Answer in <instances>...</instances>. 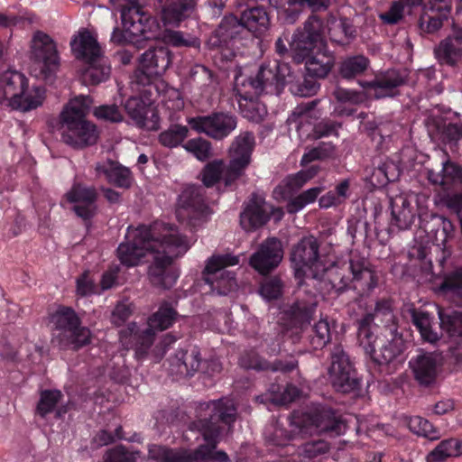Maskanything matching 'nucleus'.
Segmentation results:
<instances>
[{"label":"nucleus","instance_id":"nucleus-1","mask_svg":"<svg viewBox=\"0 0 462 462\" xmlns=\"http://www.w3.org/2000/svg\"><path fill=\"white\" fill-rule=\"evenodd\" d=\"M194 242L193 236H187L177 227L162 222L149 227H128L125 241L117 248V257L122 264L133 267L140 264L148 253H153L149 278L153 285L168 289L179 277V271L172 264L173 259L186 254Z\"/></svg>","mask_w":462,"mask_h":462},{"label":"nucleus","instance_id":"nucleus-2","mask_svg":"<svg viewBox=\"0 0 462 462\" xmlns=\"http://www.w3.org/2000/svg\"><path fill=\"white\" fill-rule=\"evenodd\" d=\"M344 32L341 21L331 18L324 25L318 17H310L304 27L293 35L291 47L295 59L305 60V68L310 76L325 78L334 65V57L324 50L326 37L328 35L331 41L339 42Z\"/></svg>","mask_w":462,"mask_h":462},{"label":"nucleus","instance_id":"nucleus-3","mask_svg":"<svg viewBox=\"0 0 462 462\" xmlns=\"http://www.w3.org/2000/svg\"><path fill=\"white\" fill-rule=\"evenodd\" d=\"M203 406L209 412L210 418L208 420H199L197 426L202 431L206 444L191 454L190 461L229 462L225 452H215L214 449L219 439L230 431L231 425L236 420V409L234 402L221 399Z\"/></svg>","mask_w":462,"mask_h":462},{"label":"nucleus","instance_id":"nucleus-4","mask_svg":"<svg viewBox=\"0 0 462 462\" xmlns=\"http://www.w3.org/2000/svg\"><path fill=\"white\" fill-rule=\"evenodd\" d=\"M90 106L88 97L79 96L70 99L62 108L60 116L61 140L68 145L82 149L97 143L99 133L97 126L87 120Z\"/></svg>","mask_w":462,"mask_h":462},{"label":"nucleus","instance_id":"nucleus-5","mask_svg":"<svg viewBox=\"0 0 462 462\" xmlns=\"http://www.w3.org/2000/svg\"><path fill=\"white\" fill-rule=\"evenodd\" d=\"M291 260L300 286L313 287L317 291L327 287L325 277L331 272L332 263L319 254V245L313 236L304 237L293 247Z\"/></svg>","mask_w":462,"mask_h":462},{"label":"nucleus","instance_id":"nucleus-6","mask_svg":"<svg viewBox=\"0 0 462 462\" xmlns=\"http://www.w3.org/2000/svg\"><path fill=\"white\" fill-rule=\"evenodd\" d=\"M254 146V137L245 132L236 137L229 149V164L223 161H214L206 165L203 171V182L210 187L222 181L225 186L231 185L244 172L250 163L251 153Z\"/></svg>","mask_w":462,"mask_h":462},{"label":"nucleus","instance_id":"nucleus-7","mask_svg":"<svg viewBox=\"0 0 462 462\" xmlns=\"http://www.w3.org/2000/svg\"><path fill=\"white\" fill-rule=\"evenodd\" d=\"M392 223L400 229H407L413 223L418 213L420 227L425 232L432 234L434 243L439 248H445L453 232L452 223L437 214H428L426 207L416 204H391Z\"/></svg>","mask_w":462,"mask_h":462},{"label":"nucleus","instance_id":"nucleus-8","mask_svg":"<svg viewBox=\"0 0 462 462\" xmlns=\"http://www.w3.org/2000/svg\"><path fill=\"white\" fill-rule=\"evenodd\" d=\"M175 316L176 312L172 308L166 304L161 306L149 318L145 328L139 329L135 323H131L120 332L122 346L127 350L133 349L137 359L143 358L153 344L155 334L170 328Z\"/></svg>","mask_w":462,"mask_h":462},{"label":"nucleus","instance_id":"nucleus-9","mask_svg":"<svg viewBox=\"0 0 462 462\" xmlns=\"http://www.w3.org/2000/svg\"><path fill=\"white\" fill-rule=\"evenodd\" d=\"M121 19L124 31L114 29L111 41L115 43L124 44L134 39L153 40L161 35L160 23L143 9L137 0H129L122 8Z\"/></svg>","mask_w":462,"mask_h":462},{"label":"nucleus","instance_id":"nucleus-10","mask_svg":"<svg viewBox=\"0 0 462 462\" xmlns=\"http://www.w3.org/2000/svg\"><path fill=\"white\" fill-rule=\"evenodd\" d=\"M30 58L36 77L52 79L60 66L57 42L47 33L37 31L30 42Z\"/></svg>","mask_w":462,"mask_h":462},{"label":"nucleus","instance_id":"nucleus-11","mask_svg":"<svg viewBox=\"0 0 462 462\" xmlns=\"http://www.w3.org/2000/svg\"><path fill=\"white\" fill-rule=\"evenodd\" d=\"M51 322L55 327L54 340L60 347L78 349L89 343V329L80 326L78 316L70 308H59L51 316Z\"/></svg>","mask_w":462,"mask_h":462},{"label":"nucleus","instance_id":"nucleus-12","mask_svg":"<svg viewBox=\"0 0 462 462\" xmlns=\"http://www.w3.org/2000/svg\"><path fill=\"white\" fill-rule=\"evenodd\" d=\"M403 83L404 77L399 71L392 69L376 76L374 81L363 84L362 86L366 88L365 94L337 88L334 91V96L340 103L360 104L367 96L375 98L392 97L395 93V88Z\"/></svg>","mask_w":462,"mask_h":462},{"label":"nucleus","instance_id":"nucleus-13","mask_svg":"<svg viewBox=\"0 0 462 462\" xmlns=\"http://www.w3.org/2000/svg\"><path fill=\"white\" fill-rule=\"evenodd\" d=\"M372 321L373 316L367 315L359 323L358 340L360 346L374 362L380 365L389 364L402 353L401 339L395 338L387 345H383V340L374 336L371 328Z\"/></svg>","mask_w":462,"mask_h":462},{"label":"nucleus","instance_id":"nucleus-14","mask_svg":"<svg viewBox=\"0 0 462 462\" xmlns=\"http://www.w3.org/2000/svg\"><path fill=\"white\" fill-rule=\"evenodd\" d=\"M239 258L231 254L214 255L208 260L204 270V280L213 291L226 295L236 288L234 275L226 271L227 266L238 264Z\"/></svg>","mask_w":462,"mask_h":462},{"label":"nucleus","instance_id":"nucleus-15","mask_svg":"<svg viewBox=\"0 0 462 462\" xmlns=\"http://www.w3.org/2000/svg\"><path fill=\"white\" fill-rule=\"evenodd\" d=\"M171 64L170 51L163 47L146 51L139 60L136 78L139 83L149 88V85L166 71Z\"/></svg>","mask_w":462,"mask_h":462},{"label":"nucleus","instance_id":"nucleus-16","mask_svg":"<svg viewBox=\"0 0 462 462\" xmlns=\"http://www.w3.org/2000/svg\"><path fill=\"white\" fill-rule=\"evenodd\" d=\"M187 123L196 132L204 133L218 140L226 137L236 127V117L226 113L189 117Z\"/></svg>","mask_w":462,"mask_h":462},{"label":"nucleus","instance_id":"nucleus-17","mask_svg":"<svg viewBox=\"0 0 462 462\" xmlns=\"http://www.w3.org/2000/svg\"><path fill=\"white\" fill-rule=\"evenodd\" d=\"M329 378L334 388L342 393H348L357 385L354 369L341 346L335 347L331 356Z\"/></svg>","mask_w":462,"mask_h":462},{"label":"nucleus","instance_id":"nucleus-18","mask_svg":"<svg viewBox=\"0 0 462 462\" xmlns=\"http://www.w3.org/2000/svg\"><path fill=\"white\" fill-rule=\"evenodd\" d=\"M283 257L281 241L269 238L250 258V265L261 274H266L276 268Z\"/></svg>","mask_w":462,"mask_h":462},{"label":"nucleus","instance_id":"nucleus-19","mask_svg":"<svg viewBox=\"0 0 462 462\" xmlns=\"http://www.w3.org/2000/svg\"><path fill=\"white\" fill-rule=\"evenodd\" d=\"M280 208H273L271 204H247L240 215V225L245 231H254L263 226L273 217L275 221L282 217Z\"/></svg>","mask_w":462,"mask_h":462},{"label":"nucleus","instance_id":"nucleus-20","mask_svg":"<svg viewBox=\"0 0 462 462\" xmlns=\"http://www.w3.org/2000/svg\"><path fill=\"white\" fill-rule=\"evenodd\" d=\"M152 98L146 100L137 97H132L127 99L125 109L128 116L140 127L147 129H156L158 125V116L152 104Z\"/></svg>","mask_w":462,"mask_h":462},{"label":"nucleus","instance_id":"nucleus-21","mask_svg":"<svg viewBox=\"0 0 462 462\" xmlns=\"http://www.w3.org/2000/svg\"><path fill=\"white\" fill-rule=\"evenodd\" d=\"M345 430V423L337 420L329 410H322L315 414L314 417H308L307 421L300 428V433L301 434L330 432L335 435H340Z\"/></svg>","mask_w":462,"mask_h":462},{"label":"nucleus","instance_id":"nucleus-22","mask_svg":"<svg viewBox=\"0 0 462 462\" xmlns=\"http://www.w3.org/2000/svg\"><path fill=\"white\" fill-rule=\"evenodd\" d=\"M25 87L27 78L23 73L12 69L5 71L0 78V104L11 108Z\"/></svg>","mask_w":462,"mask_h":462},{"label":"nucleus","instance_id":"nucleus-23","mask_svg":"<svg viewBox=\"0 0 462 462\" xmlns=\"http://www.w3.org/2000/svg\"><path fill=\"white\" fill-rule=\"evenodd\" d=\"M270 78H273V71L261 67L256 76L244 78L242 75L236 79V89L238 98L258 97L267 86Z\"/></svg>","mask_w":462,"mask_h":462},{"label":"nucleus","instance_id":"nucleus-24","mask_svg":"<svg viewBox=\"0 0 462 462\" xmlns=\"http://www.w3.org/2000/svg\"><path fill=\"white\" fill-rule=\"evenodd\" d=\"M318 173L316 167L302 170L296 174L287 176L273 190V199L276 200H287L293 193L299 190L308 180Z\"/></svg>","mask_w":462,"mask_h":462},{"label":"nucleus","instance_id":"nucleus-25","mask_svg":"<svg viewBox=\"0 0 462 462\" xmlns=\"http://www.w3.org/2000/svg\"><path fill=\"white\" fill-rule=\"evenodd\" d=\"M438 365L437 357L431 353L419 355L410 361L413 375L421 385H430L435 382Z\"/></svg>","mask_w":462,"mask_h":462},{"label":"nucleus","instance_id":"nucleus-26","mask_svg":"<svg viewBox=\"0 0 462 462\" xmlns=\"http://www.w3.org/2000/svg\"><path fill=\"white\" fill-rule=\"evenodd\" d=\"M74 55L80 60L94 61L102 56V51L96 37L88 31H80L71 42Z\"/></svg>","mask_w":462,"mask_h":462},{"label":"nucleus","instance_id":"nucleus-27","mask_svg":"<svg viewBox=\"0 0 462 462\" xmlns=\"http://www.w3.org/2000/svg\"><path fill=\"white\" fill-rule=\"evenodd\" d=\"M454 22L452 33L435 51L437 58L448 64H454L462 53V24Z\"/></svg>","mask_w":462,"mask_h":462},{"label":"nucleus","instance_id":"nucleus-28","mask_svg":"<svg viewBox=\"0 0 462 462\" xmlns=\"http://www.w3.org/2000/svg\"><path fill=\"white\" fill-rule=\"evenodd\" d=\"M245 28L241 18L237 19L234 15L225 17L218 28L208 39V45L213 48H223L229 44Z\"/></svg>","mask_w":462,"mask_h":462},{"label":"nucleus","instance_id":"nucleus-29","mask_svg":"<svg viewBox=\"0 0 462 462\" xmlns=\"http://www.w3.org/2000/svg\"><path fill=\"white\" fill-rule=\"evenodd\" d=\"M153 90L159 96H162V102L168 109L179 111L184 107V100L180 92L177 88L169 87L163 79H156L149 85V88H146L144 92L152 96Z\"/></svg>","mask_w":462,"mask_h":462},{"label":"nucleus","instance_id":"nucleus-30","mask_svg":"<svg viewBox=\"0 0 462 462\" xmlns=\"http://www.w3.org/2000/svg\"><path fill=\"white\" fill-rule=\"evenodd\" d=\"M212 211L208 204H179L176 215L180 222L197 227L208 220Z\"/></svg>","mask_w":462,"mask_h":462},{"label":"nucleus","instance_id":"nucleus-31","mask_svg":"<svg viewBox=\"0 0 462 462\" xmlns=\"http://www.w3.org/2000/svg\"><path fill=\"white\" fill-rule=\"evenodd\" d=\"M97 171L98 174L104 175L109 182L119 187H129L133 180L128 168L113 161L97 164Z\"/></svg>","mask_w":462,"mask_h":462},{"label":"nucleus","instance_id":"nucleus-32","mask_svg":"<svg viewBox=\"0 0 462 462\" xmlns=\"http://www.w3.org/2000/svg\"><path fill=\"white\" fill-rule=\"evenodd\" d=\"M195 0H171L162 9V21L165 25L178 26L194 9Z\"/></svg>","mask_w":462,"mask_h":462},{"label":"nucleus","instance_id":"nucleus-33","mask_svg":"<svg viewBox=\"0 0 462 462\" xmlns=\"http://www.w3.org/2000/svg\"><path fill=\"white\" fill-rule=\"evenodd\" d=\"M429 180L434 184H439L445 189H455L462 183V168L447 161L443 162L442 174L429 171Z\"/></svg>","mask_w":462,"mask_h":462},{"label":"nucleus","instance_id":"nucleus-34","mask_svg":"<svg viewBox=\"0 0 462 462\" xmlns=\"http://www.w3.org/2000/svg\"><path fill=\"white\" fill-rule=\"evenodd\" d=\"M241 21L245 28L259 34L265 32L270 25V16L267 11L259 6L245 9L241 14Z\"/></svg>","mask_w":462,"mask_h":462},{"label":"nucleus","instance_id":"nucleus-35","mask_svg":"<svg viewBox=\"0 0 462 462\" xmlns=\"http://www.w3.org/2000/svg\"><path fill=\"white\" fill-rule=\"evenodd\" d=\"M148 457L154 462H190L191 453L184 449L151 445L148 448Z\"/></svg>","mask_w":462,"mask_h":462},{"label":"nucleus","instance_id":"nucleus-36","mask_svg":"<svg viewBox=\"0 0 462 462\" xmlns=\"http://www.w3.org/2000/svg\"><path fill=\"white\" fill-rule=\"evenodd\" d=\"M45 98V90L41 87L32 86L23 88V93L19 95L16 102L13 103L12 109L28 111L42 106Z\"/></svg>","mask_w":462,"mask_h":462},{"label":"nucleus","instance_id":"nucleus-37","mask_svg":"<svg viewBox=\"0 0 462 462\" xmlns=\"http://www.w3.org/2000/svg\"><path fill=\"white\" fill-rule=\"evenodd\" d=\"M462 455V440H442L426 457L427 462H445L447 458Z\"/></svg>","mask_w":462,"mask_h":462},{"label":"nucleus","instance_id":"nucleus-38","mask_svg":"<svg viewBox=\"0 0 462 462\" xmlns=\"http://www.w3.org/2000/svg\"><path fill=\"white\" fill-rule=\"evenodd\" d=\"M88 67L83 73V79L88 84H98L108 79L110 75V66L106 60L102 56L94 61H87Z\"/></svg>","mask_w":462,"mask_h":462},{"label":"nucleus","instance_id":"nucleus-39","mask_svg":"<svg viewBox=\"0 0 462 462\" xmlns=\"http://www.w3.org/2000/svg\"><path fill=\"white\" fill-rule=\"evenodd\" d=\"M237 101L241 114L248 120L260 122L267 114L264 105L257 97L238 98Z\"/></svg>","mask_w":462,"mask_h":462},{"label":"nucleus","instance_id":"nucleus-40","mask_svg":"<svg viewBox=\"0 0 462 462\" xmlns=\"http://www.w3.org/2000/svg\"><path fill=\"white\" fill-rule=\"evenodd\" d=\"M144 456L134 449L117 446L108 449L104 455V462H143Z\"/></svg>","mask_w":462,"mask_h":462},{"label":"nucleus","instance_id":"nucleus-41","mask_svg":"<svg viewBox=\"0 0 462 462\" xmlns=\"http://www.w3.org/2000/svg\"><path fill=\"white\" fill-rule=\"evenodd\" d=\"M369 65V60L363 55L345 59L340 65V74L345 79H352L362 74Z\"/></svg>","mask_w":462,"mask_h":462},{"label":"nucleus","instance_id":"nucleus-42","mask_svg":"<svg viewBox=\"0 0 462 462\" xmlns=\"http://www.w3.org/2000/svg\"><path fill=\"white\" fill-rule=\"evenodd\" d=\"M407 426L413 433L430 440H436L440 438L439 430L435 429L428 420L420 416H413L407 419Z\"/></svg>","mask_w":462,"mask_h":462},{"label":"nucleus","instance_id":"nucleus-43","mask_svg":"<svg viewBox=\"0 0 462 462\" xmlns=\"http://www.w3.org/2000/svg\"><path fill=\"white\" fill-rule=\"evenodd\" d=\"M412 321L419 329L423 340L430 343H435L439 340L438 332L431 328V319L429 314L422 311H414L412 313Z\"/></svg>","mask_w":462,"mask_h":462},{"label":"nucleus","instance_id":"nucleus-44","mask_svg":"<svg viewBox=\"0 0 462 462\" xmlns=\"http://www.w3.org/2000/svg\"><path fill=\"white\" fill-rule=\"evenodd\" d=\"M189 129L185 125H173L161 133L160 143L166 147H176L188 136Z\"/></svg>","mask_w":462,"mask_h":462},{"label":"nucleus","instance_id":"nucleus-45","mask_svg":"<svg viewBox=\"0 0 462 462\" xmlns=\"http://www.w3.org/2000/svg\"><path fill=\"white\" fill-rule=\"evenodd\" d=\"M440 326L450 336H462V312L454 311L450 314L439 310Z\"/></svg>","mask_w":462,"mask_h":462},{"label":"nucleus","instance_id":"nucleus-46","mask_svg":"<svg viewBox=\"0 0 462 462\" xmlns=\"http://www.w3.org/2000/svg\"><path fill=\"white\" fill-rule=\"evenodd\" d=\"M266 400L277 404H286L293 402L300 395V390L293 385H287L282 392L278 385H272Z\"/></svg>","mask_w":462,"mask_h":462},{"label":"nucleus","instance_id":"nucleus-47","mask_svg":"<svg viewBox=\"0 0 462 462\" xmlns=\"http://www.w3.org/2000/svg\"><path fill=\"white\" fill-rule=\"evenodd\" d=\"M68 202H94L99 197L95 189L82 184H75L66 194Z\"/></svg>","mask_w":462,"mask_h":462},{"label":"nucleus","instance_id":"nucleus-48","mask_svg":"<svg viewBox=\"0 0 462 462\" xmlns=\"http://www.w3.org/2000/svg\"><path fill=\"white\" fill-rule=\"evenodd\" d=\"M447 19L448 16H442V14L437 13H430V10H427L426 7H423V13L420 18V28L425 32L433 33L442 27L443 21Z\"/></svg>","mask_w":462,"mask_h":462},{"label":"nucleus","instance_id":"nucleus-49","mask_svg":"<svg viewBox=\"0 0 462 462\" xmlns=\"http://www.w3.org/2000/svg\"><path fill=\"white\" fill-rule=\"evenodd\" d=\"M184 148L199 161H206L211 156L210 143L203 138H195L188 141L184 144Z\"/></svg>","mask_w":462,"mask_h":462},{"label":"nucleus","instance_id":"nucleus-50","mask_svg":"<svg viewBox=\"0 0 462 462\" xmlns=\"http://www.w3.org/2000/svg\"><path fill=\"white\" fill-rule=\"evenodd\" d=\"M61 398L60 391H44L41 394V398L37 406V412L44 417L51 412Z\"/></svg>","mask_w":462,"mask_h":462},{"label":"nucleus","instance_id":"nucleus-51","mask_svg":"<svg viewBox=\"0 0 462 462\" xmlns=\"http://www.w3.org/2000/svg\"><path fill=\"white\" fill-rule=\"evenodd\" d=\"M181 363L179 365L178 372L187 375H192L199 370L200 365L199 352L192 349L190 352L181 353Z\"/></svg>","mask_w":462,"mask_h":462},{"label":"nucleus","instance_id":"nucleus-52","mask_svg":"<svg viewBox=\"0 0 462 462\" xmlns=\"http://www.w3.org/2000/svg\"><path fill=\"white\" fill-rule=\"evenodd\" d=\"M312 342L316 347L324 346L330 340V327L326 319H320L314 326Z\"/></svg>","mask_w":462,"mask_h":462},{"label":"nucleus","instance_id":"nucleus-53","mask_svg":"<svg viewBox=\"0 0 462 462\" xmlns=\"http://www.w3.org/2000/svg\"><path fill=\"white\" fill-rule=\"evenodd\" d=\"M282 282L278 278L264 281L259 290L261 296L266 300L277 299L282 294Z\"/></svg>","mask_w":462,"mask_h":462},{"label":"nucleus","instance_id":"nucleus-54","mask_svg":"<svg viewBox=\"0 0 462 462\" xmlns=\"http://www.w3.org/2000/svg\"><path fill=\"white\" fill-rule=\"evenodd\" d=\"M328 450V445L323 440H313L305 443L300 449V455L311 458Z\"/></svg>","mask_w":462,"mask_h":462},{"label":"nucleus","instance_id":"nucleus-55","mask_svg":"<svg viewBox=\"0 0 462 462\" xmlns=\"http://www.w3.org/2000/svg\"><path fill=\"white\" fill-rule=\"evenodd\" d=\"M403 11V3L399 0L394 2L387 12L380 14L379 17L385 23L394 24L402 18Z\"/></svg>","mask_w":462,"mask_h":462},{"label":"nucleus","instance_id":"nucleus-56","mask_svg":"<svg viewBox=\"0 0 462 462\" xmlns=\"http://www.w3.org/2000/svg\"><path fill=\"white\" fill-rule=\"evenodd\" d=\"M94 116L98 119L109 122H120L123 117L116 106H100L94 111Z\"/></svg>","mask_w":462,"mask_h":462},{"label":"nucleus","instance_id":"nucleus-57","mask_svg":"<svg viewBox=\"0 0 462 462\" xmlns=\"http://www.w3.org/2000/svg\"><path fill=\"white\" fill-rule=\"evenodd\" d=\"M441 288L443 291H451L462 298V269H458L448 275Z\"/></svg>","mask_w":462,"mask_h":462},{"label":"nucleus","instance_id":"nucleus-58","mask_svg":"<svg viewBox=\"0 0 462 462\" xmlns=\"http://www.w3.org/2000/svg\"><path fill=\"white\" fill-rule=\"evenodd\" d=\"M328 0H287L288 8H286V10H292L293 14L290 17L291 22H292L294 19V13L299 12L296 5L303 6L307 5L314 10H318L328 7Z\"/></svg>","mask_w":462,"mask_h":462},{"label":"nucleus","instance_id":"nucleus-59","mask_svg":"<svg viewBox=\"0 0 462 462\" xmlns=\"http://www.w3.org/2000/svg\"><path fill=\"white\" fill-rule=\"evenodd\" d=\"M388 168L389 165L383 164V166H380L374 171L371 176V183L374 186L381 187L395 179L394 174H389L387 172Z\"/></svg>","mask_w":462,"mask_h":462},{"label":"nucleus","instance_id":"nucleus-60","mask_svg":"<svg viewBox=\"0 0 462 462\" xmlns=\"http://www.w3.org/2000/svg\"><path fill=\"white\" fill-rule=\"evenodd\" d=\"M131 313V305L126 302H120L112 313V322L116 326H121L130 317Z\"/></svg>","mask_w":462,"mask_h":462},{"label":"nucleus","instance_id":"nucleus-61","mask_svg":"<svg viewBox=\"0 0 462 462\" xmlns=\"http://www.w3.org/2000/svg\"><path fill=\"white\" fill-rule=\"evenodd\" d=\"M430 13H437L442 16H448L450 14L452 7V0H429L424 5Z\"/></svg>","mask_w":462,"mask_h":462},{"label":"nucleus","instance_id":"nucleus-62","mask_svg":"<svg viewBox=\"0 0 462 462\" xmlns=\"http://www.w3.org/2000/svg\"><path fill=\"white\" fill-rule=\"evenodd\" d=\"M116 439H126V437L122 433V428L116 429L115 433L112 434L106 430H102L97 434L94 441L98 446L107 445Z\"/></svg>","mask_w":462,"mask_h":462},{"label":"nucleus","instance_id":"nucleus-63","mask_svg":"<svg viewBox=\"0 0 462 462\" xmlns=\"http://www.w3.org/2000/svg\"><path fill=\"white\" fill-rule=\"evenodd\" d=\"M77 292L81 296L90 295L95 292L94 282L90 279L88 273H84L77 280Z\"/></svg>","mask_w":462,"mask_h":462},{"label":"nucleus","instance_id":"nucleus-64","mask_svg":"<svg viewBox=\"0 0 462 462\" xmlns=\"http://www.w3.org/2000/svg\"><path fill=\"white\" fill-rule=\"evenodd\" d=\"M164 40L173 46H189L190 42L184 39L180 32L166 31L163 35Z\"/></svg>","mask_w":462,"mask_h":462}]
</instances>
